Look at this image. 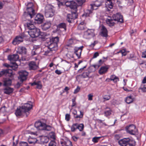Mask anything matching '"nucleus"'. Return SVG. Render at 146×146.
<instances>
[{
  "instance_id": "40",
  "label": "nucleus",
  "mask_w": 146,
  "mask_h": 146,
  "mask_svg": "<svg viewBox=\"0 0 146 146\" xmlns=\"http://www.w3.org/2000/svg\"><path fill=\"white\" fill-rule=\"evenodd\" d=\"M125 101L128 104H129L132 102L133 101V100L131 96H130L127 97L126 98Z\"/></svg>"
},
{
  "instance_id": "51",
  "label": "nucleus",
  "mask_w": 146,
  "mask_h": 146,
  "mask_svg": "<svg viewBox=\"0 0 146 146\" xmlns=\"http://www.w3.org/2000/svg\"><path fill=\"white\" fill-rule=\"evenodd\" d=\"M70 115L69 114H66L65 115V119L67 121L70 120Z\"/></svg>"
},
{
  "instance_id": "46",
  "label": "nucleus",
  "mask_w": 146,
  "mask_h": 146,
  "mask_svg": "<svg viewBox=\"0 0 146 146\" xmlns=\"http://www.w3.org/2000/svg\"><path fill=\"white\" fill-rule=\"evenodd\" d=\"M56 143L54 141H51L49 143L48 146H56Z\"/></svg>"
},
{
  "instance_id": "31",
  "label": "nucleus",
  "mask_w": 146,
  "mask_h": 146,
  "mask_svg": "<svg viewBox=\"0 0 146 146\" xmlns=\"http://www.w3.org/2000/svg\"><path fill=\"white\" fill-rule=\"evenodd\" d=\"M29 22L27 23V28L30 30H32L36 27L33 24V23L31 21V20L29 21Z\"/></svg>"
},
{
  "instance_id": "41",
  "label": "nucleus",
  "mask_w": 146,
  "mask_h": 146,
  "mask_svg": "<svg viewBox=\"0 0 146 146\" xmlns=\"http://www.w3.org/2000/svg\"><path fill=\"white\" fill-rule=\"evenodd\" d=\"M78 123H75L71 127V131L72 132L75 131L77 129Z\"/></svg>"
},
{
  "instance_id": "2",
  "label": "nucleus",
  "mask_w": 146,
  "mask_h": 146,
  "mask_svg": "<svg viewBox=\"0 0 146 146\" xmlns=\"http://www.w3.org/2000/svg\"><path fill=\"white\" fill-rule=\"evenodd\" d=\"M35 14V11L33 3H29L27 5V11L25 12L23 15V17L25 19V21H30Z\"/></svg>"
},
{
  "instance_id": "8",
  "label": "nucleus",
  "mask_w": 146,
  "mask_h": 146,
  "mask_svg": "<svg viewBox=\"0 0 146 146\" xmlns=\"http://www.w3.org/2000/svg\"><path fill=\"white\" fill-rule=\"evenodd\" d=\"M64 3L66 5L69 7L73 10H75L77 11V5L76 3L73 1H70L68 0H64Z\"/></svg>"
},
{
  "instance_id": "21",
  "label": "nucleus",
  "mask_w": 146,
  "mask_h": 146,
  "mask_svg": "<svg viewBox=\"0 0 146 146\" xmlns=\"http://www.w3.org/2000/svg\"><path fill=\"white\" fill-rule=\"evenodd\" d=\"M17 52L19 54H26V48L25 47L19 46Z\"/></svg>"
},
{
  "instance_id": "24",
  "label": "nucleus",
  "mask_w": 146,
  "mask_h": 146,
  "mask_svg": "<svg viewBox=\"0 0 146 146\" xmlns=\"http://www.w3.org/2000/svg\"><path fill=\"white\" fill-rule=\"evenodd\" d=\"M101 5V3L98 1H96L94 3L90 4V8L92 10L96 9L98 7Z\"/></svg>"
},
{
  "instance_id": "47",
  "label": "nucleus",
  "mask_w": 146,
  "mask_h": 146,
  "mask_svg": "<svg viewBox=\"0 0 146 146\" xmlns=\"http://www.w3.org/2000/svg\"><path fill=\"white\" fill-rule=\"evenodd\" d=\"M81 78H85L88 76V73L86 72H84L82 75H79Z\"/></svg>"
},
{
  "instance_id": "34",
  "label": "nucleus",
  "mask_w": 146,
  "mask_h": 146,
  "mask_svg": "<svg viewBox=\"0 0 146 146\" xmlns=\"http://www.w3.org/2000/svg\"><path fill=\"white\" fill-rule=\"evenodd\" d=\"M11 80L9 78L5 79L4 81V85L5 86H10L11 84Z\"/></svg>"
},
{
  "instance_id": "7",
  "label": "nucleus",
  "mask_w": 146,
  "mask_h": 146,
  "mask_svg": "<svg viewBox=\"0 0 146 146\" xmlns=\"http://www.w3.org/2000/svg\"><path fill=\"white\" fill-rule=\"evenodd\" d=\"M54 11L52 6L47 5L45 7V15L46 17H52L54 15Z\"/></svg>"
},
{
  "instance_id": "6",
  "label": "nucleus",
  "mask_w": 146,
  "mask_h": 146,
  "mask_svg": "<svg viewBox=\"0 0 146 146\" xmlns=\"http://www.w3.org/2000/svg\"><path fill=\"white\" fill-rule=\"evenodd\" d=\"M96 35L94 29H88L86 31L84 32L83 37L86 39H89L94 37Z\"/></svg>"
},
{
  "instance_id": "58",
  "label": "nucleus",
  "mask_w": 146,
  "mask_h": 146,
  "mask_svg": "<svg viewBox=\"0 0 146 146\" xmlns=\"http://www.w3.org/2000/svg\"><path fill=\"white\" fill-rule=\"evenodd\" d=\"M93 96L92 94H90L88 95V99L89 100H92V97Z\"/></svg>"
},
{
  "instance_id": "13",
  "label": "nucleus",
  "mask_w": 146,
  "mask_h": 146,
  "mask_svg": "<svg viewBox=\"0 0 146 146\" xmlns=\"http://www.w3.org/2000/svg\"><path fill=\"white\" fill-rule=\"evenodd\" d=\"M3 75L10 77H11L13 75L12 70L7 69L3 70L2 71H0V77Z\"/></svg>"
},
{
  "instance_id": "35",
  "label": "nucleus",
  "mask_w": 146,
  "mask_h": 146,
  "mask_svg": "<svg viewBox=\"0 0 146 146\" xmlns=\"http://www.w3.org/2000/svg\"><path fill=\"white\" fill-rule=\"evenodd\" d=\"M104 62V60L100 59L98 61V63L93 65L92 67H93L95 69L98 68Z\"/></svg>"
},
{
  "instance_id": "42",
  "label": "nucleus",
  "mask_w": 146,
  "mask_h": 146,
  "mask_svg": "<svg viewBox=\"0 0 146 146\" xmlns=\"http://www.w3.org/2000/svg\"><path fill=\"white\" fill-rule=\"evenodd\" d=\"M13 65L11 66V67L12 68V69L14 70H16L18 68V65L16 62H13L12 63Z\"/></svg>"
},
{
  "instance_id": "23",
  "label": "nucleus",
  "mask_w": 146,
  "mask_h": 146,
  "mask_svg": "<svg viewBox=\"0 0 146 146\" xmlns=\"http://www.w3.org/2000/svg\"><path fill=\"white\" fill-rule=\"evenodd\" d=\"M100 35L101 36L105 37H106L108 36V31L104 25L102 27Z\"/></svg>"
},
{
  "instance_id": "62",
  "label": "nucleus",
  "mask_w": 146,
  "mask_h": 146,
  "mask_svg": "<svg viewBox=\"0 0 146 146\" xmlns=\"http://www.w3.org/2000/svg\"><path fill=\"white\" fill-rule=\"evenodd\" d=\"M55 73L58 74L60 75L62 73V72L60 70H56L55 71Z\"/></svg>"
},
{
  "instance_id": "10",
  "label": "nucleus",
  "mask_w": 146,
  "mask_h": 146,
  "mask_svg": "<svg viewBox=\"0 0 146 146\" xmlns=\"http://www.w3.org/2000/svg\"><path fill=\"white\" fill-rule=\"evenodd\" d=\"M40 30L35 28L32 30H30L28 33L30 36L32 38H35L40 35Z\"/></svg>"
},
{
  "instance_id": "11",
  "label": "nucleus",
  "mask_w": 146,
  "mask_h": 146,
  "mask_svg": "<svg viewBox=\"0 0 146 146\" xmlns=\"http://www.w3.org/2000/svg\"><path fill=\"white\" fill-rule=\"evenodd\" d=\"M76 12L77 11H76L75 10H72L71 14H69L67 15L66 20L68 22L71 23L72 19L77 18V14Z\"/></svg>"
},
{
  "instance_id": "52",
  "label": "nucleus",
  "mask_w": 146,
  "mask_h": 146,
  "mask_svg": "<svg viewBox=\"0 0 146 146\" xmlns=\"http://www.w3.org/2000/svg\"><path fill=\"white\" fill-rule=\"evenodd\" d=\"M73 43V41L72 39H70L68 41V43L66 44L67 46H70L71 44Z\"/></svg>"
},
{
  "instance_id": "55",
  "label": "nucleus",
  "mask_w": 146,
  "mask_h": 146,
  "mask_svg": "<svg viewBox=\"0 0 146 146\" xmlns=\"http://www.w3.org/2000/svg\"><path fill=\"white\" fill-rule=\"evenodd\" d=\"M98 40H95V41H94V42L92 43L90 45V46L91 47H94L95 45L97 44V43H98Z\"/></svg>"
},
{
  "instance_id": "60",
  "label": "nucleus",
  "mask_w": 146,
  "mask_h": 146,
  "mask_svg": "<svg viewBox=\"0 0 146 146\" xmlns=\"http://www.w3.org/2000/svg\"><path fill=\"white\" fill-rule=\"evenodd\" d=\"M99 55V54L98 52H95L94 54L93 57L92 58H96L97 56H98Z\"/></svg>"
},
{
  "instance_id": "19",
  "label": "nucleus",
  "mask_w": 146,
  "mask_h": 146,
  "mask_svg": "<svg viewBox=\"0 0 146 146\" xmlns=\"http://www.w3.org/2000/svg\"><path fill=\"white\" fill-rule=\"evenodd\" d=\"M23 41V38L20 36H17L13 40L12 43L14 45L20 43Z\"/></svg>"
},
{
  "instance_id": "9",
  "label": "nucleus",
  "mask_w": 146,
  "mask_h": 146,
  "mask_svg": "<svg viewBox=\"0 0 146 146\" xmlns=\"http://www.w3.org/2000/svg\"><path fill=\"white\" fill-rule=\"evenodd\" d=\"M18 74L19 75L18 79L22 82L26 80L28 75V73L25 70H21L19 71Z\"/></svg>"
},
{
  "instance_id": "33",
  "label": "nucleus",
  "mask_w": 146,
  "mask_h": 146,
  "mask_svg": "<svg viewBox=\"0 0 146 146\" xmlns=\"http://www.w3.org/2000/svg\"><path fill=\"white\" fill-rule=\"evenodd\" d=\"M37 141L36 138H34L30 137L28 139V141L30 144H34L36 143Z\"/></svg>"
},
{
  "instance_id": "61",
  "label": "nucleus",
  "mask_w": 146,
  "mask_h": 146,
  "mask_svg": "<svg viewBox=\"0 0 146 146\" xmlns=\"http://www.w3.org/2000/svg\"><path fill=\"white\" fill-rule=\"evenodd\" d=\"M22 82H18L16 85V87L17 88H19L22 85Z\"/></svg>"
},
{
  "instance_id": "63",
  "label": "nucleus",
  "mask_w": 146,
  "mask_h": 146,
  "mask_svg": "<svg viewBox=\"0 0 146 146\" xmlns=\"http://www.w3.org/2000/svg\"><path fill=\"white\" fill-rule=\"evenodd\" d=\"M40 49V46L39 45H35L34 46L33 49Z\"/></svg>"
},
{
  "instance_id": "4",
  "label": "nucleus",
  "mask_w": 146,
  "mask_h": 146,
  "mask_svg": "<svg viewBox=\"0 0 146 146\" xmlns=\"http://www.w3.org/2000/svg\"><path fill=\"white\" fill-rule=\"evenodd\" d=\"M35 126L37 129L39 130L49 131L51 129V127L50 126L47 125L45 123L40 121L36 122Z\"/></svg>"
},
{
  "instance_id": "22",
  "label": "nucleus",
  "mask_w": 146,
  "mask_h": 146,
  "mask_svg": "<svg viewBox=\"0 0 146 146\" xmlns=\"http://www.w3.org/2000/svg\"><path fill=\"white\" fill-rule=\"evenodd\" d=\"M108 68L109 67L108 66H102L99 70V73L100 74H104L108 72Z\"/></svg>"
},
{
  "instance_id": "12",
  "label": "nucleus",
  "mask_w": 146,
  "mask_h": 146,
  "mask_svg": "<svg viewBox=\"0 0 146 146\" xmlns=\"http://www.w3.org/2000/svg\"><path fill=\"white\" fill-rule=\"evenodd\" d=\"M80 115H79L77 114V111L75 110H74L72 112V114L73 115L74 118L75 119V121L77 122H79L80 120V119L82 118L83 117L84 113L81 111H80Z\"/></svg>"
},
{
  "instance_id": "5",
  "label": "nucleus",
  "mask_w": 146,
  "mask_h": 146,
  "mask_svg": "<svg viewBox=\"0 0 146 146\" xmlns=\"http://www.w3.org/2000/svg\"><path fill=\"white\" fill-rule=\"evenodd\" d=\"M126 131L131 135H135L138 134V129L136 126L133 124H131L125 127Z\"/></svg>"
},
{
  "instance_id": "28",
  "label": "nucleus",
  "mask_w": 146,
  "mask_h": 146,
  "mask_svg": "<svg viewBox=\"0 0 146 146\" xmlns=\"http://www.w3.org/2000/svg\"><path fill=\"white\" fill-rule=\"evenodd\" d=\"M31 85L32 86L36 85V88L39 89H41L42 87L41 82L40 81H38L36 82H35L31 83Z\"/></svg>"
},
{
  "instance_id": "39",
  "label": "nucleus",
  "mask_w": 146,
  "mask_h": 146,
  "mask_svg": "<svg viewBox=\"0 0 146 146\" xmlns=\"http://www.w3.org/2000/svg\"><path fill=\"white\" fill-rule=\"evenodd\" d=\"M47 36L46 34L45 33L41 32L40 31V35L39 36V37L42 39L43 40H45L46 38L45 37Z\"/></svg>"
},
{
  "instance_id": "38",
  "label": "nucleus",
  "mask_w": 146,
  "mask_h": 146,
  "mask_svg": "<svg viewBox=\"0 0 146 146\" xmlns=\"http://www.w3.org/2000/svg\"><path fill=\"white\" fill-rule=\"evenodd\" d=\"M109 80L113 81L115 82H116L117 81L119 80V79L118 77H116L115 75H113L111 76L110 79Z\"/></svg>"
},
{
  "instance_id": "1",
  "label": "nucleus",
  "mask_w": 146,
  "mask_h": 146,
  "mask_svg": "<svg viewBox=\"0 0 146 146\" xmlns=\"http://www.w3.org/2000/svg\"><path fill=\"white\" fill-rule=\"evenodd\" d=\"M32 108V104L31 102H29L19 107L16 110L15 114L17 116H19L26 113L27 116V113L28 112L29 110Z\"/></svg>"
},
{
  "instance_id": "50",
  "label": "nucleus",
  "mask_w": 146,
  "mask_h": 146,
  "mask_svg": "<svg viewBox=\"0 0 146 146\" xmlns=\"http://www.w3.org/2000/svg\"><path fill=\"white\" fill-rule=\"evenodd\" d=\"M19 146H28V145L26 142H21L19 143Z\"/></svg>"
},
{
  "instance_id": "48",
  "label": "nucleus",
  "mask_w": 146,
  "mask_h": 146,
  "mask_svg": "<svg viewBox=\"0 0 146 146\" xmlns=\"http://www.w3.org/2000/svg\"><path fill=\"white\" fill-rule=\"evenodd\" d=\"M76 98L74 97V98L72 99V107H74L76 106Z\"/></svg>"
},
{
  "instance_id": "59",
  "label": "nucleus",
  "mask_w": 146,
  "mask_h": 146,
  "mask_svg": "<svg viewBox=\"0 0 146 146\" xmlns=\"http://www.w3.org/2000/svg\"><path fill=\"white\" fill-rule=\"evenodd\" d=\"M80 88L78 86L77 87V88L76 89L74 90V94H76V93H77L78 92H79V91L80 90Z\"/></svg>"
},
{
  "instance_id": "57",
  "label": "nucleus",
  "mask_w": 146,
  "mask_h": 146,
  "mask_svg": "<svg viewBox=\"0 0 146 146\" xmlns=\"http://www.w3.org/2000/svg\"><path fill=\"white\" fill-rule=\"evenodd\" d=\"M110 96L109 95L105 96L104 99L106 100H108L110 98Z\"/></svg>"
},
{
  "instance_id": "25",
  "label": "nucleus",
  "mask_w": 146,
  "mask_h": 146,
  "mask_svg": "<svg viewBox=\"0 0 146 146\" xmlns=\"http://www.w3.org/2000/svg\"><path fill=\"white\" fill-rule=\"evenodd\" d=\"M56 27L57 29L58 30L62 29L63 31H66V25L65 23H60L56 26Z\"/></svg>"
},
{
  "instance_id": "17",
  "label": "nucleus",
  "mask_w": 146,
  "mask_h": 146,
  "mask_svg": "<svg viewBox=\"0 0 146 146\" xmlns=\"http://www.w3.org/2000/svg\"><path fill=\"white\" fill-rule=\"evenodd\" d=\"M48 47L50 51L54 53L58 50V44L49 43Z\"/></svg>"
},
{
  "instance_id": "43",
  "label": "nucleus",
  "mask_w": 146,
  "mask_h": 146,
  "mask_svg": "<svg viewBox=\"0 0 146 146\" xmlns=\"http://www.w3.org/2000/svg\"><path fill=\"white\" fill-rule=\"evenodd\" d=\"M84 128V125L83 123H81L78 124V123L77 129H78L80 131H82Z\"/></svg>"
},
{
  "instance_id": "14",
  "label": "nucleus",
  "mask_w": 146,
  "mask_h": 146,
  "mask_svg": "<svg viewBox=\"0 0 146 146\" xmlns=\"http://www.w3.org/2000/svg\"><path fill=\"white\" fill-rule=\"evenodd\" d=\"M112 18L115 21L122 23L123 22V19L122 16L120 13H117L113 15L112 16Z\"/></svg>"
},
{
  "instance_id": "30",
  "label": "nucleus",
  "mask_w": 146,
  "mask_h": 146,
  "mask_svg": "<svg viewBox=\"0 0 146 146\" xmlns=\"http://www.w3.org/2000/svg\"><path fill=\"white\" fill-rule=\"evenodd\" d=\"M86 23L84 21H82L78 26V29L81 30H84L86 28Z\"/></svg>"
},
{
  "instance_id": "18",
  "label": "nucleus",
  "mask_w": 146,
  "mask_h": 146,
  "mask_svg": "<svg viewBox=\"0 0 146 146\" xmlns=\"http://www.w3.org/2000/svg\"><path fill=\"white\" fill-rule=\"evenodd\" d=\"M83 48V46H82L79 47H75L74 48V53L78 58H80Z\"/></svg>"
},
{
  "instance_id": "45",
  "label": "nucleus",
  "mask_w": 146,
  "mask_h": 146,
  "mask_svg": "<svg viewBox=\"0 0 146 146\" xmlns=\"http://www.w3.org/2000/svg\"><path fill=\"white\" fill-rule=\"evenodd\" d=\"M49 136L50 137L54 139H55V135L54 132H52L49 133Z\"/></svg>"
},
{
  "instance_id": "26",
  "label": "nucleus",
  "mask_w": 146,
  "mask_h": 146,
  "mask_svg": "<svg viewBox=\"0 0 146 146\" xmlns=\"http://www.w3.org/2000/svg\"><path fill=\"white\" fill-rule=\"evenodd\" d=\"M51 25L50 21L46 22L44 23L42 26V29L44 31H46L49 29Z\"/></svg>"
},
{
  "instance_id": "56",
  "label": "nucleus",
  "mask_w": 146,
  "mask_h": 146,
  "mask_svg": "<svg viewBox=\"0 0 146 146\" xmlns=\"http://www.w3.org/2000/svg\"><path fill=\"white\" fill-rule=\"evenodd\" d=\"M140 89L142 90V92H146V86L144 85L143 88L141 87L140 88Z\"/></svg>"
},
{
  "instance_id": "64",
  "label": "nucleus",
  "mask_w": 146,
  "mask_h": 146,
  "mask_svg": "<svg viewBox=\"0 0 146 146\" xmlns=\"http://www.w3.org/2000/svg\"><path fill=\"white\" fill-rule=\"evenodd\" d=\"M35 50L36 54H38L40 52V49H34Z\"/></svg>"
},
{
  "instance_id": "29",
  "label": "nucleus",
  "mask_w": 146,
  "mask_h": 146,
  "mask_svg": "<svg viewBox=\"0 0 146 146\" xmlns=\"http://www.w3.org/2000/svg\"><path fill=\"white\" fill-rule=\"evenodd\" d=\"M59 40V38L58 37L56 36L53 37L50 39L49 43H52L53 44H58V43Z\"/></svg>"
},
{
  "instance_id": "37",
  "label": "nucleus",
  "mask_w": 146,
  "mask_h": 146,
  "mask_svg": "<svg viewBox=\"0 0 146 146\" xmlns=\"http://www.w3.org/2000/svg\"><path fill=\"white\" fill-rule=\"evenodd\" d=\"M61 144L62 145V146H72V143L71 141L69 140L61 142Z\"/></svg>"
},
{
  "instance_id": "53",
  "label": "nucleus",
  "mask_w": 146,
  "mask_h": 146,
  "mask_svg": "<svg viewBox=\"0 0 146 146\" xmlns=\"http://www.w3.org/2000/svg\"><path fill=\"white\" fill-rule=\"evenodd\" d=\"M92 11L91 10L88 9L86 13V16H89V14L92 13Z\"/></svg>"
},
{
  "instance_id": "32",
  "label": "nucleus",
  "mask_w": 146,
  "mask_h": 146,
  "mask_svg": "<svg viewBox=\"0 0 146 146\" xmlns=\"http://www.w3.org/2000/svg\"><path fill=\"white\" fill-rule=\"evenodd\" d=\"M13 91V88H11L10 87H7L5 88L4 90V93L9 94L12 93Z\"/></svg>"
},
{
  "instance_id": "54",
  "label": "nucleus",
  "mask_w": 146,
  "mask_h": 146,
  "mask_svg": "<svg viewBox=\"0 0 146 146\" xmlns=\"http://www.w3.org/2000/svg\"><path fill=\"white\" fill-rule=\"evenodd\" d=\"M121 53L122 54V56H125L126 55V52L124 50H120L118 53Z\"/></svg>"
},
{
  "instance_id": "15",
  "label": "nucleus",
  "mask_w": 146,
  "mask_h": 146,
  "mask_svg": "<svg viewBox=\"0 0 146 146\" xmlns=\"http://www.w3.org/2000/svg\"><path fill=\"white\" fill-rule=\"evenodd\" d=\"M44 19L43 15L40 14L38 13L35 17V22L36 23L40 24L43 22Z\"/></svg>"
},
{
  "instance_id": "3",
  "label": "nucleus",
  "mask_w": 146,
  "mask_h": 146,
  "mask_svg": "<svg viewBox=\"0 0 146 146\" xmlns=\"http://www.w3.org/2000/svg\"><path fill=\"white\" fill-rule=\"evenodd\" d=\"M120 146H135V141L129 138H124L119 140L118 141Z\"/></svg>"
},
{
  "instance_id": "44",
  "label": "nucleus",
  "mask_w": 146,
  "mask_h": 146,
  "mask_svg": "<svg viewBox=\"0 0 146 146\" xmlns=\"http://www.w3.org/2000/svg\"><path fill=\"white\" fill-rule=\"evenodd\" d=\"M101 137H94L92 139V141L93 142L95 143L98 142L100 138Z\"/></svg>"
},
{
  "instance_id": "16",
  "label": "nucleus",
  "mask_w": 146,
  "mask_h": 146,
  "mask_svg": "<svg viewBox=\"0 0 146 146\" xmlns=\"http://www.w3.org/2000/svg\"><path fill=\"white\" fill-rule=\"evenodd\" d=\"M19 58V55L17 54H13L9 55L8 56V59L11 62L13 63V62H15V61L17 60Z\"/></svg>"
},
{
  "instance_id": "36",
  "label": "nucleus",
  "mask_w": 146,
  "mask_h": 146,
  "mask_svg": "<svg viewBox=\"0 0 146 146\" xmlns=\"http://www.w3.org/2000/svg\"><path fill=\"white\" fill-rule=\"evenodd\" d=\"M105 109L106 110L107 109H108V110H106L104 112L105 115L107 117L108 116H109L111 114L112 111L109 108L107 107L105 108Z\"/></svg>"
},
{
  "instance_id": "49",
  "label": "nucleus",
  "mask_w": 146,
  "mask_h": 146,
  "mask_svg": "<svg viewBox=\"0 0 146 146\" xmlns=\"http://www.w3.org/2000/svg\"><path fill=\"white\" fill-rule=\"evenodd\" d=\"M79 5H81L85 2L86 0H76Z\"/></svg>"
},
{
  "instance_id": "27",
  "label": "nucleus",
  "mask_w": 146,
  "mask_h": 146,
  "mask_svg": "<svg viewBox=\"0 0 146 146\" xmlns=\"http://www.w3.org/2000/svg\"><path fill=\"white\" fill-rule=\"evenodd\" d=\"M106 21L107 24L110 27L114 25L115 23V21L113 18H110V19H106Z\"/></svg>"
},
{
  "instance_id": "20",
  "label": "nucleus",
  "mask_w": 146,
  "mask_h": 146,
  "mask_svg": "<svg viewBox=\"0 0 146 146\" xmlns=\"http://www.w3.org/2000/svg\"><path fill=\"white\" fill-rule=\"evenodd\" d=\"M29 68L30 70H36L38 68L36 62L34 61L30 62L29 64Z\"/></svg>"
}]
</instances>
